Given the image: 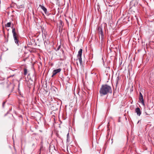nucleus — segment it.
<instances>
[{"label":"nucleus","instance_id":"0eeeda50","mask_svg":"<svg viewBox=\"0 0 154 154\" xmlns=\"http://www.w3.org/2000/svg\"><path fill=\"white\" fill-rule=\"evenodd\" d=\"M39 6L45 12V13L48 15V14L47 13V9L43 6L40 5Z\"/></svg>","mask_w":154,"mask_h":154},{"label":"nucleus","instance_id":"f257e3e1","mask_svg":"<svg viewBox=\"0 0 154 154\" xmlns=\"http://www.w3.org/2000/svg\"><path fill=\"white\" fill-rule=\"evenodd\" d=\"M100 94L101 96H103L108 93H112V90L111 87L107 85H103L101 87L100 91Z\"/></svg>","mask_w":154,"mask_h":154},{"label":"nucleus","instance_id":"ddd939ff","mask_svg":"<svg viewBox=\"0 0 154 154\" xmlns=\"http://www.w3.org/2000/svg\"><path fill=\"white\" fill-rule=\"evenodd\" d=\"M61 47V46L60 45H59L58 47H57V49L56 50V51H58L60 48Z\"/></svg>","mask_w":154,"mask_h":154},{"label":"nucleus","instance_id":"a211bd4d","mask_svg":"<svg viewBox=\"0 0 154 154\" xmlns=\"http://www.w3.org/2000/svg\"><path fill=\"white\" fill-rule=\"evenodd\" d=\"M14 76V75H11V76H9V77H8V78H10V77H13V76Z\"/></svg>","mask_w":154,"mask_h":154},{"label":"nucleus","instance_id":"1a4fd4ad","mask_svg":"<svg viewBox=\"0 0 154 154\" xmlns=\"http://www.w3.org/2000/svg\"><path fill=\"white\" fill-rule=\"evenodd\" d=\"M77 58L76 59V60H79L81 66L82 65L83 63H82V57H77Z\"/></svg>","mask_w":154,"mask_h":154},{"label":"nucleus","instance_id":"6ab92c4d","mask_svg":"<svg viewBox=\"0 0 154 154\" xmlns=\"http://www.w3.org/2000/svg\"><path fill=\"white\" fill-rule=\"evenodd\" d=\"M66 20V22L67 23H68V21L67 20Z\"/></svg>","mask_w":154,"mask_h":154},{"label":"nucleus","instance_id":"f8f14e48","mask_svg":"<svg viewBox=\"0 0 154 154\" xmlns=\"http://www.w3.org/2000/svg\"><path fill=\"white\" fill-rule=\"evenodd\" d=\"M24 75H26L27 74V69L26 68H24Z\"/></svg>","mask_w":154,"mask_h":154},{"label":"nucleus","instance_id":"f03ea898","mask_svg":"<svg viewBox=\"0 0 154 154\" xmlns=\"http://www.w3.org/2000/svg\"><path fill=\"white\" fill-rule=\"evenodd\" d=\"M7 88L10 92H12L13 91L14 87V85L13 83H11L9 81H8L7 83Z\"/></svg>","mask_w":154,"mask_h":154},{"label":"nucleus","instance_id":"2eb2a0df","mask_svg":"<svg viewBox=\"0 0 154 154\" xmlns=\"http://www.w3.org/2000/svg\"><path fill=\"white\" fill-rule=\"evenodd\" d=\"M5 103H6L5 102H3V103H2V107L3 108H4V105Z\"/></svg>","mask_w":154,"mask_h":154},{"label":"nucleus","instance_id":"6e6552de","mask_svg":"<svg viewBox=\"0 0 154 154\" xmlns=\"http://www.w3.org/2000/svg\"><path fill=\"white\" fill-rule=\"evenodd\" d=\"M82 49H80L78 51V54L77 55V57H82Z\"/></svg>","mask_w":154,"mask_h":154},{"label":"nucleus","instance_id":"dca6fc26","mask_svg":"<svg viewBox=\"0 0 154 154\" xmlns=\"http://www.w3.org/2000/svg\"><path fill=\"white\" fill-rule=\"evenodd\" d=\"M119 79V77H117V79H116V81H117L116 85H117V84H118Z\"/></svg>","mask_w":154,"mask_h":154},{"label":"nucleus","instance_id":"9d476101","mask_svg":"<svg viewBox=\"0 0 154 154\" xmlns=\"http://www.w3.org/2000/svg\"><path fill=\"white\" fill-rule=\"evenodd\" d=\"M139 100L142 103V104L143 105H144V102L143 98V97H139Z\"/></svg>","mask_w":154,"mask_h":154},{"label":"nucleus","instance_id":"39448f33","mask_svg":"<svg viewBox=\"0 0 154 154\" xmlns=\"http://www.w3.org/2000/svg\"><path fill=\"white\" fill-rule=\"evenodd\" d=\"M61 70V69L59 68L57 69L54 70L53 72V74L51 76L52 77H53L54 75H56L57 73L60 72Z\"/></svg>","mask_w":154,"mask_h":154},{"label":"nucleus","instance_id":"20e7f679","mask_svg":"<svg viewBox=\"0 0 154 154\" xmlns=\"http://www.w3.org/2000/svg\"><path fill=\"white\" fill-rule=\"evenodd\" d=\"M98 31L99 33L100 38H101V42H103L104 38V35L103 34L102 28L101 27H99Z\"/></svg>","mask_w":154,"mask_h":154},{"label":"nucleus","instance_id":"4468645a","mask_svg":"<svg viewBox=\"0 0 154 154\" xmlns=\"http://www.w3.org/2000/svg\"><path fill=\"white\" fill-rule=\"evenodd\" d=\"M143 97V95H142V94H141V92H140L139 97Z\"/></svg>","mask_w":154,"mask_h":154},{"label":"nucleus","instance_id":"aec40b11","mask_svg":"<svg viewBox=\"0 0 154 154\" xmlns=\"http://www.w3.org/2000/svg\"><path fill=\"white\" fill-rule=\"evenodd\" d=\"M76 63H77V65H78V62H77Z\"/></svg>","mask_w":154,"mask_h":154},{"label":"nucleus","instance_id":"9b49d317","mask_svg":"<svg viewBox=\"0 0 154 154\" xmlns=\"http://www.w3.org/2000/svg\"><path fill=\"white\" fill-rule=\"evenodd\" d=\"M11 22L8 23L5 26L7 27H10L11 26Z\"/></svg>","mask_w":154,"mask_h":154},{"label":"nucleus","instance_id":"7ed1b4c3","mask_svg":"<svg viewBox=\"0 0 154 154\" xmlns=\"http://www.w3.org/2000/svg\"><path fill=\"white\" fill-rule=\"evenodd\" d=\"M12 26L11 27V28L12 29V32L13 34V36L14 37V38L15 41V42L17 44H18V39L17 38V35L16 33L15 32V29L14 28H13V24H12Z\"/></svg>","mask_w":154,"mask_h":154},{"label":"nucleus","instance_id":"f3484780","mask_svg":"<svg viewBox=\"0 0 154 154\" xmlns=\"http://www.w3.org/2000/svg\"><path fill=\"white\" fill-rule=\"evenodd\" d=\"M69 133H68L67 135V137L68 139L69 138Z\"/></svg>","mask_w":154,"mask_h":154},{"label":"nucleus","instance_id":"423d86ee","mask_svg":"<svg viewBox=\"0 0 154 154\" xmlns=\"http://www.w3.org/2000/svg\"><path fill=\"white\" fill-rule=\"evenodd\" d=\"M135 112L137 113V115L140 116L141 113V112L140 111V109L139 107H137L135 109Z\"/></svg>","mask_w":154,"mask_h":154}]
</instances>
